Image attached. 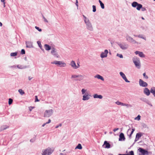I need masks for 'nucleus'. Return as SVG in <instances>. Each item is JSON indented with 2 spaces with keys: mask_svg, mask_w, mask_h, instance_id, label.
<instances>
[{
  "mask_svg": "<svg viewBox=\"0 0 155 155\" xmlns=\"http://www.w3.org/2000/svg\"><path fill=\"white\" fill-rule=\"evenodd\" d=\"M82 16L83 17L84 21L85 24L86 28L87 29L91 31H93V28L92 24L88 18L87 17L84 15H82Z\"/></svg>",
  "mask_w": 155,
  "mask_h": 155,
  "instance_id": "1",
  "label": "nucleus"
},
{
  "mask_svg": "<svg viewBox=\"0 0 155 155\" xmlns=\"http://www.w3.org/2000/svg\"><path fill=\"white\" fill-rule=\"evenodd\" d=\"M81 91L82 94L83 95L82 96L83 101H87L90 99L91 96L88 94V92L87 89L83 88L81 90Z\"/></svg>",
  "mask_w": 155,
  "mask_h": 155,
  "instance_id": "2",
  "label": "nucleus"
},
{
  "mask_svg": "<svg viewBox=\"0 0 155 155\" xmlns=\"http://www.w3.org/2000/svg\"><path fill=\"white\" fill-rule=\"evenodd\" d=\"M132 60L135 66L140 69V62L139 58L136 56H134Z\"/></svg>",
  "mask_w": 155,
  "mask_h": 155,
  "instance_id": "3",
  "label": "nucleus"
},
{
  "mask_svg": "<svg viewBox=\"0 0 155 155\" xmlns=\"http://www.w3.org/2000/svg\"><path fill=\"white\" fill-rule=\"evenodd\" d=\"M51 64H55L58 66L60 67H65L66 66V64L63 61H55L52 62L51 63Z\"/></svg>",
  "mask_w": 155,
  "mask_h": 155,
  "instance_id": "4",
  "label": "nucleus"
},
{
  "mask_svg": "<svg viewBox=\"0 0 155 155\" xmlns=\"http://www.w3.org/2000/svg\"><path fill=\"white\" fill-rule=\"evenodd\" d=\"M71 78L74 79L76 81H81L84 79V77L81 74H73L71 75Z\"/></svg>",
  "mask_w": 155,
  "mask_h": 155,
  "instance_id": "5",
  "label": "nucleus"
},
{
  "mask_svg": "<svg viewBox=\"0 0 155 155\" xmlns=\"http://www.w3.org/2000/svg\"><path fill=\"white\" fill-rule=\"evenodd\" d=\"M54 149L48 147L47 149L45 150L44 151H43V153H42V155H50L54 151Z\"/></svg>",
  "mask_w": 155,
  "mask_h": 155,
  "instance_id": "6",
  "label": "nucleus"
},
{
  "mask_svg": "<svg viewBox=\"0 0 155 155\" xmlns=\"http://www.w3.org/2000/svg\"><path fill=\"white\" fill-rule=\"evenodd\" d=\"M132 6L134 8H136V9L138 10H140L141 8H142V5L139 4L137 2H134L131 4Z\"/></svg>",
  "mask_w": 155,
  "mask_h": 155,
  "instance_id": "7",
  "label": "nucleus"
},
{
  "mask_svg": "<svg viewBox=\"0 0 155 155\" xmlns=\"http://www.w3.org/2000/svg\"><path fill=\"white\" fill-rule=\"evenodd\" d=\"M53 110L52 109L46 110L44 113V116L46 117H49L53 114Z\"/></svg>",
  "mask_w": 155,
  "mask_h": 155,
  "instance_id": "8",
  "label": "nucleus"
},
{
  "mask_svg": "<svg viewBox=\"0 0 155 155\" xmlns=\"http://www.w3.org/2000/svg\"><path fill=\"white\" fill-rule=\"evenodd\" d=\"M126 40L130 43H132L134 44H138V42L135 40L133 38L127 35L126 36Z\"/></svg>",
  "mask_w": 155,
  "mask_h": 155,
  "instance_id": "9",
  "label": "nucleus"
},
{
  "mask_svg": "<svg viewBox=\"0 0 155 155\" xmlns=\"http://www.w3.org/2000/svg\"><path fill=\"white\" fill-rule=\"evenodd\" d=\"M117 44L123 50L126 49L128 47V45L124 43H121L118 42L117 43Z\"/></svg>",
  "mask_w": 155,
  "mask_h": 155,
  "instance_id": "10",
  "label": "nucleus"
},
{
  "mask_svg": "<svg viewBox=\"0 0 155 155\" xmlns=\"http://www.w3.org/2000/svg\"><path fill=\"white\" fill-rule=\"evenodd\" d=\"M51 53L55 57L58 58L59 57V55L57 52L56 50L54 48H52Z\"/></svg>",
  "mask_w": 155,
  "mask_h": 155,
  "instance_id": "11",
  "label": "nucleus"
},
{
  "mask_svg": "<svg viewBox=\"0 0 155 155\" xmlns=\"http://www.w3.org/2000/svg\"><path fill=\"white\" fill-rule=\"evenodd\" d=\"M138 150L143 155H148V151L142 148H139L138 149Z\"/></svg>",
  "mask_w": 155,
  "mask_h": 155,
  "instance_id": "12",
  "label": "nucleus"
},
{
  "mask_svg": "<svg viewBox=\"0 0 155 155\" xmlns=\"http://www.w3.org/2000/svg\"><path fill=\"white\" fill-rule=\"evenodd\" d=\"M139 84L140 86L143 87H146L147 86V84L145 82L143 81L141 79H140L139 80Z\"/></svg>",
  "mask_w": 155,
  "mask_h": 155,
  "instance_id": "13",
  "label": "nucleus"
},
{
  "mask_svg": "<svg viewBox=\"0 0 155 155\" xmlns=\"http://www.w3.org/2000/svg\"><path fill=\"white\" fill-rule=\"evenodd\" d=\"M108 53V51L107 50H105L104 52H102L100 55V57L102 58L107 57Z\"/></svg>",
  "mask_w": 155,
  "mask_h": 155,
  "instance_id": "14",
  "label": "nucleus"
},
{
  "mask_svg": "<svg viewBox=\"0 0 155 155\" xmlns=\"http://www.w3.org/2000/svg\"><path fill=\"white\" fill-rule=\"evenodd\" d=\"M120 74L125 82L128 83L130 82V81L127 79L126 75L123 72H120Z\"/></svg>",
  "mask_w": 155,
  "mask_h": 155,
  "instance_id": "15",
  "label": "nucleus"
},
{
  "mask_svg": "<svg viewBox=\"0 0 155 155\" xmlns=\"http://www.w3.org/2000/svg\"><path fill=\"white\" fill-rule=\"evenodd\" d=\"M26 47L28 48H31L33 47L32 42L30 41H26L25 42Z\"/></svg>",
  "mask_w": 155,
  "mask_h": 155,
  "instance_id": "16",
  "label": "nucleus"
},
{
  "mask_svg": "<svg viewBox=\"0 0 155 155\" xmlns=\"http://www.w3.org/2000/svg\"><path fill=\"white\" fill-rule=\"evenodd\" d=\"M110 144L107 141H105L104 144L103 145V147L106 148H109L110 147Z\"/></svg>",
  "mask_w": 155,
  "mask_h": 155,
  "instance_id": "17",
  "label": "nucleus"
},
{
  "mask_svg": "<svg viewBox=\"0 0 155 155\" xmlns=\"http://www.w3.org/2000/svg\"><path fill=\"white\" fill-rule=\"evenodd\" d=\"M150 91L147 88H145L144 89L143 93L146 95L148 96L150 94Z\"/></svg>",
  "mask_w": 155,
  "mask_h": 155,
  "instance_id": "18",
  "label": "nucleus"
},
{
  "mask_svg": "<svg viewBox=\"0 0 155 155\" xmlns=\"http://www.w3.org/2000/svg\"><path fill=\"white\" fill-rule=\"evenodd\" d=\"M135 54H138L139 56L141 58H144L145 57V56L144 54H143V52H140L138 51H136L135 52Z\"/></svg>",
  "mask_w": 155,
  "mask_h": 155,
  "instance_id": "19",
  "label": "nucleus"
},
{
  "mask_svg": "<svg viewBox=\"0 0 155 155\" xmlns=\"http://www.w3.org/2000/svg\"><path fill=\"white\" fill-rule=\"evenodd\" d=\"M119 137V141L124 140L125 139L124 134L122 133H121L120 134Z\"/></svg>",
  "mask_w": 155,
  "mask_h": 155,
  "instance_id": "20",
  "label": "nucleus"
},
{
  "mask_svg": "<svg viewBox=\"0 0 155 155\" xmlns=\"http://www.w3.org/2000/svg\"><path fill=\"white\" fill-rule=\"evenodd\" d=\"M28 67H29L28 66L26 65H22L20 64L16 65V68L21 69H25Z\"/></svg>",
  "mask_w": 155,
  "mask_h": 155,
  "instance_id": "21",
  "label": "nucleus"
},
{
  "mask_svg": "<svg viewBox=\"0 0 155 155\" xmlns=\"http://www.w3.org/2000/svg\"><path fill=\"white\" fill-rule=\"evenodd\" d=\"M71 66L74 69H76L77 67L76 63L74 61H72L70 64Z\"/></svg>",
  "mask_w": 155,
  "mask_h": 155,
  "instance_id": "22",
  "label": "nucleus"
},
{
  "mask_svg": "<svg viewBox=\"0 0 155 155\" xmlns=\"http://www.w3.org/2000/svg\"><path fill=\"white\" fill-rule=\"evenodd\" d=\"M134 36L135 37H138L139 38H142L145 40H146V38L145 37H144L143 35L142 34H139L138 35H134Z\"/></svg>",
  "mask_w": 155,
  "mask_h": 155,
  "instance_id": "23",
  "label": "nucleus"
},
{
  "mask_svg": "<svg viewBox=\"0 0 155 155\" xmlns=\"http://www.w3.org/2000/svg\"><path fill=\"white\" fill-rule=\"evenodd\" d=\"M93 97L94 98H98L100 99H102L103 98V96L102 95H98L97 94H95L94 95H93Z\"/></svg>",
  "mask_w": 155,
  "mask_h": 155,
  "instance_id": "24",
  "label": "nucleus"
},
{
  "mask_svg": "<svg viewBox=\"0 0 155 155\" xmlns=\"http://www.w3.org/2000/svg\"><path fill=\"white\" fill-rule=\"evenodd\" d=\"M144 133L141 132H139L136 135V139H139L143 135Z\"/></svg>",
  "mask_w": 155,
  "mask_h": 155,
  "instance_id": "25",
  "label": "nucleus"
},
{
  "mask_svg": "<svg viewBox=\"0 0 155 155\" xmlns=\"http://www.w3.org/2000/svg\"><path fill=\"white\" fill-rule=\"evenodd\" d=\"M45 49L47 51H49L51 49V46L45 44L44 45Z\"/></svg>",
  "mask_w": 155,
  "mask_h": 155,
  "instance_id": "26",
  "label": "nucleus"
},
{
  "mask_svg": "<svg viewBox=\"0 0 155 155\" xmlns=\"http://www.w3.org/2000/svg\"><path fill=\"white\" fill-rule=\"evenodd\" d=\"M95 78H97L98 79H100L102 81H104V78H103L100 75L97 74L94 76Z\"/></svg>",
  "mask_w": 155,
  "mask_h": 155,
  "instance_id": "27",
  "label": "nucleus"
},
{
  "mask_svg": "<svg viewBox=\"0 0 155 155\" xmlns=\"http://www.w3.org/2000/svg\"><path fill=\"white\" fill-rule=\"evenodd\" d=\"M150 92L153 94L154 97H155V87H152L150 89Z\"/></svg>",
  "mask_w": 155,
  "mask_h": 155,
  "instance_id": "28",
  "label": "nucleus"
},
{
  "mask_svg": "<svg viewBox=\"0 0 155 155\" xmlns=\"http://www.w3.org/2000/svg\"><path fill=\"white\" fill-rule=\"evenodd\" d=\"M8 127L6 125H3L1 127V130H2L6 129L8 128Z\"/></svg>",
  "mask_w": 155,
  "mask_h": 155,
  "instance_id": "29",
  "label": "nucleus"
},
{
  "mask_svg": "<svg viewBox=\"0 0 155 155\" xmlns=\"http://www.w3.org/2000/svg\"><path fill=\"white\" fill-rule=\"evenodd\" d=\"M37 44H38V46H39V47L41 49L44 51V50L42 48V45H41V42L40 41H37Z\"/></svg>",
  "mask_w": 155,
  "mask_h": 155,
  "instance_id": "30",
  "label": "nucleus"
},
{
  "mask_svg": "<svg viewBox=\"0 0 155 155\" xmlns=\"http://www.w3.org/2000/svg\"><path fill=\"white\" fill-rule=\"evenodd\" d=\"M18 92L21 95H23L25 94L24 91L21 89H19L18 90Z\"/></svg>",
  "mask_w": 155,
  "mask_h": 155,
  "instance_id": "31",
  "label": "nucleus"
},
{
  "mask_svg": "<svg viewBox=\"0 0 155 155\" xmlns=\"http://www.w3.org/2000/svg\"><path fill=\"white\" fill-rule=\"evenodd\" d=\"M123 106H126L127 107H132L131 105L130 104H125V103H124L123 104Z\"/></svg>",
  "mask_w": 155,
  "mask_h": 155,
  "instance_id": "32",
  "label": "nucleus"
},
{
  "mask_svg": "<svg viewBox=\"0 0 155 155\" xmlns=\"http://www.w3.org/2000/svg\"><path fill=\"white\" fill-rule=\"evenodd\" d=\"M76 149L77 148L79 149H82V147L81 144L79 143L77 146L75 148Z\"/></svg>",
  "mask_w": 155,
  "mask_h": 155,
  "instance_id": "33",
  "label": "nucleus"
},
{
  "mask_svg": "<svg viewBox=\"0 0 155 155\" xmlns=\"http://www.w3.org/2000/svg\"><path fill=\"white\" fill-rule=\"evenodd\" d=\"M126 155H134V152L133 151L131 150L127 154H125Z\"/></svg>",
  "mask_w": 155,
  "mask_h": 155,
  "instance_id": "34",
  "label": "nucleus"
},
{
  "mask_svg": "<svg viewBox=\"0 0 155 155\" xmlns=\"http://www.w3.org/2000/svg\"><path fill=\"white\" fill-rule=\"evenodd\" d=\"M17 54V52L11 53L10 54V55L11 56L14 57L16 56Z\"/></svg>",
  "mask_w": 155,
  "mask_h": 155,
  "instance_id": "35",
  "label": "nucleus"
},
{
  "mask_svg": "<svg viewBox=\"0 0 155 155\" xmlns=\"http://www.w3.org/2000/svg\"><path fill=\"white\" fill-rule=\"evenodd\" d=\"M115 103L117 105H121L123 106V103L117 101L115 102Z\"/></svg>",
  "mask_w": 155,
  "mask_h": 155,
  "instance_id": "36",
  "label": "nucleus"
},
{
  "mask_svg": "<svg viewBox=\"0 0 155 155\" xmlns=\"http://www.w3.org/2000/svg\"><path fill=\"white\" fill-rule=\"evenodd\" d=\"M135 130V129L134 128H133L132 129V130L131 131V132L130 134V135H129V137L130 138H131V135L133 134L134 133V131Z\"/></svg>",
  "mask_w": 155,
  "mask_h": 155,
  "instance_id": "37",
  "label": "nucleus"
},
{
  "mask_svg": "<svg viewBox=\"0 0 155 155\" xmlns=\"http://www.w3.org/2000/svg\"><path fill=\"white\" fill-rule=\"evenodd\" d=\"M8 67L10 68H12L13 69L17 68L16 65H14L13 66H8Z\"/></svg>",
  "mask_w": 155,
  "mask_h": 155,
  "instance_id": "38",
  "label": "nucleus"
},
{
  "mask_svg": "<svg viewBox=\"0 0 155 155\" xmlns=\"http://www.w3.org/2000/svg\"><path fill=\"white\" fill-rule=\"evenodd\" d=\"M13 102V100L12 99L9 98L8 101V104L9 105H11L12 104Z\"/></svg>",
  "mask_w": 155,
  "mask_h": 155,
  "instance_id": "39",
  "label": "nucleus"
},
{
  "mask_svg": "<svg viewBox=\"0 0 155 155\" xmlns=\"http://www.w3.org/2000/svg\"><path fill=\"white\" fill-rule=\"evenodd\" d=\"M93 8V12H95L96 11V7L95 5H93L92 6Z\"/></svg>",
  "mask_w": 155,
  "mask_h": 155,
  "instance_id": "40",
  "label": "nucleus"
},
{
  "mask_svg": "<svg viewBox=\"0 0 155 155\" xmlns=\"http://www.w3.org/2000/svg\"><path fill=\"white\" fill-rule=\"evenodd\" d=\"M117 56H118V57L120 58H123V56L122 54H119L118 53L117 54Z\"/></svg>",
  "mask_w": 155,
  "mask_h": 155,
  "instance_id": "41",
  "label": "nucleus"
},
{
  "mask_svg": "<svg viewBox=\"0 0 155 155\" xmlns=\"http://www.w3.org/2000/svg\"><path fill=\"white\" fill-rule=\"evenodd\" d=\"M140 119V115H138L137 117L135 118V120H138Z\"/></svg>",
  "mask_w": 155,
  "mask_h": 155,
  "instance_id": "42",
  "label": "nucleus"
},
{
  "mask_svg": "<svg viewBox=\"0 0 155 155\" xmlns=\"http://www.w3.org/2000/svg\"><path fill=\"white\" fill-rule=\"evenodd\" d=\"M143 75L145 78L147 79L148 78V76L146 75L145 73H143Z\"/></svg>",
  "mask_w": 155,
  "mask_h": 155,
  "instance_id": "43",
  "label": "nucleus"
},
{
  "mask_svg": "<svg viewBox=\"0 0 155 155\" xmlns=\"http://www.w3.org/2000/svg\"><path fill=\"white\" fill-rule=\"evenodd\" d=\"M42 16L43 18L44 19V21L46 22H48L47 20L45 18V17L43 16V15H42Z\"/></svg>",
  "mask_w": 155,
  "mask_h": 155,
  "instance_id": "44",
  "label": "nucleus"
},
{
  "mask_svg": "<svg viewBox=\"0 0 155 155\" xmlns=\"http://www.w3.org/2000/svg\"><path fill=\"white\" fill-rule=\"evenodd\" d=\"M35 28L37 29V30H38L39 31H42V30L41 29V28H40L38 27H37V26H35Z\"/></svg>",
  "mask_w": 155,
  "mask_h": 155,
  "instance_id": "45",
  "label": "nucleus"
},
{
  "mask_svg": "<svg viewBox=\"0 0 155 155\" xmlns=\"http://www.w3.org/2000/svg\"><path fill=\"white\" fill-rule=\"evenodd\" d=\"M146 103L147 104H148L149 105H150V106H151V107L152 106V104L150 103V101H149L147 100V101Z\"/></svg>",
  "mask_w": 155,
  "mask_h": 155,
  "instance_id": "46",
  "label": "nucleus"
},
{
  "mask_svg": "<svg viewBox=\"0 0 155 155\" xmlns=\"http://www.w3.org/2000/svg\"><path fill=\"white\" fill-rule=\"evenodd\" d=\"M25 54V51L24 49H22L21 51V54Z\"/></svg>",
  "mask_w": 155,
  "mask_h": 155,
  "instance_id": "47",
  "label": "nucleus"
},
{
  "mask_svg": "<svg viewBox=\"0 0 155 155\" xmlns=\"http://www.w3.org/2000/svg\"><path fill=\"white\" fill-rule=\"evenodd\" d=\"M141 100L143 101L146 102L148 100H147L146 99L144 98H142L141 99Z\"/></svg>",
  "mask_w": 155,
  "mask_h": 155,
  "instance_id": "48",
  "label": "nucleus"
},
{
  "mask_svg": "<svg viewBox=\"0 0 155 155\" xmlns=\"http://www.w3.org/2000/svg\"><path fill=\"white\" fill-rule=\"evenodd\" d=\"M39 101V100H38V97L37 96H35V102H38V101Z\"/></svg>",
  "mask_w": 155,
  "mask_h": 155,
  "instance_id": "49",
  "label": "nucleus"
},
{
  "mask_svg": "<svg viewBox=\"0 0 155 155\" xmlns=\"http://www.w3.org/2000/svg\"><path fill=\"white\" fill-rule=\"evenodd\" d=\"M100 5H101V8L102 9H104V5L103 3H101V4H100Z\"/></svg>",
  "mask_w": 155,
  "mask_h": 155,
  "instance_id": "50",
  "label": "nucleus"
},
{
  "mask_svg": "<svg viewBox=\"0 0 155 155\" xmlns=\"http://www.w3.org/2000/svg\"><path fill=\"white\" fill-rule=\"evenodd\" d=\"M78 0H76V3H75V5H76V6H77V8H78Z\"/></svg>",
  "mask_w": 155,
  "mask_h": 155,
  "instance_id": "51",
  "label": "nucleus"
},
{
  "mask_svg": "<svg viewBox=\"0 0 155 155\" xmlns=\"http://www.w3.org/2000/svg\"><path fill=\"white\" fill-rule=\"evenodd\" d=\"M141 10L142 11H144L146 10V8L144 7H143L142 6V8H141Z\"/></svg>",
  "mask_w": 155,
  "mask_h": 155,
  "instance_id": "52",
  "label": "nucleus"
},
{
  "mask_svg": "<svg viewBox=\"0 0 155 155\" xmlns=\"http://www.w3.org/2000/svg\"><path fill=\"white\" fill-rule=\"evenodd\" d=\"M34 108L33 107H29V110L30 111H31Z\"/></svg>",
  "mask_w": 155,
  "mask_h": 155,
  "instance_id": "53",
  "label": "nucleus"
},
{
  "mask_svg": "<svg viewBox=\"0 0 155 155\" xmlns=\"http://www.w3.org/2000/svg\"><path fill=\"white\" fill-rule=\"evenodd\" d=\"M51 122V120L50 119H49L48 121L47 122H46V124H48L50 123Z\"/></svg>",
  "mask_w": 155,
  "mask_h": 155,
  "instance_id": "54",
  "label": "nucleus"
},
{
  "mask_svg": "<svg viewBox=\"0 0 155 155\" xmlns=\"http://www.w3.org/2000/svg\"><path fill=\"white\" fill-rule=\"evenodd\" d=\"M119 129L118 128H116L114 129L113 131L114 132H115L117 130Z\"/></svg>",
  "mask_w": 155,
  "mask_h": 155,
  "instance_id": "55",
  "label": "nucleus"
},
{
  "mask_svg": "<svg viewBox=\"0 0 155 155\" xmlns=\"http://www.w3.org/2000/svg\"><path fill=\"white\" fill-rule=\"evenodd\" d=\"M80 65L79 64V63H77V65H76V66L77 67V69L78 68H79L80 67Z\"/></svg>",
  "mask_w": 155,
  "mask_h": 155,
  "instance_id": "56",
  "label": "nucleus"
},
{
  "mask_svg": "<svg viewBox=\"0 0 155 155\" xmlns=\"http://www.w3.org/2000/svg\"><path fill=\"white\" fill-rule=\"evenodd\" d=\"M1 2H3L4 4H5V0H1Z\"/></svg>",
  "mask_w": 155,
  "mask_h": 155,
  "instance_id": "57",
  "label": "nucleus"
},
{
  "mask_svg": "<svg viewBox=\"0 0 155 155\" xmlns=\"http://www.w3.org/2000/svg\"><path fill=\"white\" fill-rule=\"evenodd\" d=\"M32 78H31L30 77H28V80L29 81L31 80L32 79Z\"/></svg>",
  "mask_w": 155,
  "mask_h": 155,
  "instance_id": "58",
  "label": "nucleus"
},
{
  "mask_svg": "<svg viewBox=\"0 0 155 155\" xmlns=\"http://www.w3.org/2000/svg\"><path fill=\"white\" fill-rule=\"evenodd\" d=\"M46 124H46V123H45L44 124H43L42 125V127H44V126H45V125H46Z\"/></svg>",
  "mask_w": 155,
  "mask_h": 155,
  "instance_id": "59",
  "label": "nucleus"
},
{
  "mask_svg": "<svg viewBox=\"0 0 155 155\" xmlns=\"http://www.w3.org/2000/svg\"><path fill=\"white\" fill-rule=\"evenodd\" d=\"M139 139H136V138L135 140V141L136 142Z\"/></svg>",
  "mask_w": 155,
  "mask_h": 155,
  "instance_id": "60",
  "label": "nucleus"
},
{
  "mask_svg": "<svg viewBox=\"0 0 155 155\" xmlns=\"http://www.w3.org/2000/svg\"><path fill=\"white\" fill-rule=\"evenodd\" d=\"M98 1H99V2L100 3V4H101V3H102V2L100 0H99Z\"/></svg>",
  "mask_w": 155,
  "mask_h": 155,
  "instance_id": "61",
  "label": "nucleus"
},
{
  "mask_svg": "<svg viewBox=\"0 0 155 155\" xmlns=\"http://www.w3.org/2000/svg\"><path fill=\"white\" fill-rule=\"evenodd\" d=\"M131 130V129H128L127 131V133L128 134V132L130 131Z\"/></svg>",
  "mask_w": 155,
  "mask_h": 155,
  "instance_id": "62",
  "label": "nucleus"
},
{
  "mask_svg": "<svg viewBox=\"0 0 155 155\" xmlns=\"http://www.w3.org/2000/svg\"><path fill=\"white\" fill-rule=\"evenodd\" d=\"M59 127V126H58V125H57V126H56L55 127V128H58Z\"/></svg>",
  "mask_w": 155,
  "mask_h": 155,
  "instance_id": "63",
  "label": "nucleus"
},
{
  "mask_svg": "<svg viewBox=\"0 0 155 155\" xmlns=\"http://www.w3.org/2000/svg\"><path fill=\"white\" fill-rule=\"evenodd\" d=\"M59 155H64V154L62 153H60Z\"/></svg>",
  "mask_w": 155,
  "mask_h": 155,
  "instance_id": "64",
  "label": "nucleus"
}]
</instances>
